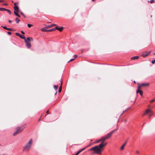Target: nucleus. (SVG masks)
I'll use <instances>...</instances> for the list:
<instances>
[{
  "instance_id": "obj_34",
  "label": "nucleus",
  "mask_w": 155,
  "mask_h": 155,
  "mask_svg": "<svg viewBox=\"0 0 155 155\" xmlns=\"http://www.w3.org/2000/svg\"><path fill=\"white\" fill-rule=\"evenodd\" d=\"M152 63L153 64H154L155 63V59L152 61Z\"/></svg>"
},
{
  "instance_id": "obj_14",
  "label": "nucleus",
  "mask_w": 155,
  "mask_h": 155,
  "mask_svg": "<svg viewBox=\"0 0 155 155\" xmlns=\"http://www.w3.org/2000/svg\"><path fill=\"white\" fill-rule=\"evenodd\" d=\"M141 86H142V87H145L148 86L149 85V84L148 83H143L141 84Z\"/></svg>"
},
{
  "instance_id": "obj_20",
  "label": "nucleus",
  "mask_w": 155,
  "mask_h": 155,
  "mask_svg": "<svg viewBox=\"0 0 155 155\" xmlns=\"http://www.w3.org/2000/svg\"><path fill=\"white\" fill-rule=\"evenodd\" d=\"M17 12H14L15 15L17 16L18 17H20V15L19 14H18Z\"/></svg>"
},
{
  "instance_id": "obj_42",
  "label": "nucleus",
  "mask_w": 155,
  "mask_h": 155,
  "mask_svg": "<svg viewBox=\"0 0 155 155\" xmlns=\"http://www.w3.org/2000/svg\"><path fill=\"white\" fill-rule=\"evenodd\" d=\"M4 2V0H0V2Z\"/></svg>"
},
{
  "instance_id": "obj_48",
  "label": "nucleus",
  "mask_w": 155,
  "mask_h": 155,
  "mask_svg": "<svg viewBox=\"0 0 155 155\" xmlns=\"http://www.w3.org/2000/svg\"><path fill=\"white\" fill-rule=\"evenodd\" d=\"M48 111H47V113H48Z\"/></svg>"
},
{
  "instance_id": "obj_28",
  "label": "nucleus",
  "mask_w": 155,
  "mask_h": 155,
  "mask_svg": "<svg viewBox=\"0 0 155 155\" xmlns=\"http://www.w3.org/2000/svg\"><path fill=\"white\" fill-rule=\"evenodd\" d=\"M6 11H7V12H8V13L9 14H11V11L10 10L6 9Z\"/></svg>"
},
{
  "instance_id": "obj_50",
  "label": "nucleus",
  "mask_w": 155,
  "mask_h": 155,
  "mask_svg": "<svg viewBox=\"0 0 155 155\" xmlns=\"http://www.w3.org/2000/svg\"><path fill=\"white\" fill-rule=\"evenodd\" d=\"M154 55H155V53H154Z\"/></svg>"
},
{
  "instance_id": "obj_17",
  "label": "nucleus",
  "mask_w": 155,
  "mask_h": 155,
  "mask_svg": "<svg viewBox=\"0 0 155 155\" xmlns=\"http://www.w3.org/2000/svg\"><path fill=\"white\" fill-rule=\"evenodd\" d=\"M61 83V86L60 87L59 90V93L61 92V87H62V82L61 81H60Z\"/></svg>"
},
{
  "instance_id": "obj_1",
  "label": "nucleus",
  "mask_w": 155,
  "mask_h": 155,
  "mask_svg": "<svg viewBox=\"0 0 155 155\" xmlns=\"http://www.w3.org/2000/svg\"><path fill=\"white\" fill-rule=\"evenodd\" d=\"M107 143H101L99 146H97L91 148V150H94L95 153L101 155V152L103 150V147L105 146L107 144Z\"/></svg>"
},
{
  "instance_id": "obj_26",
  "label": "nucleus",
  "mask_w": 155,
  "mask_h": 155,
  "mask_svg": "<svg viewBox=\"0 0 155 155\" xmlns=\"http://www.w3.org/2000/svg\"><path fill=\"white\" fill-rule=\"evenodd\" d=\"M0 10H1V11H6V9L4 8H0Z\"/></svg>"
},
{
  "instance_id": "obj_9",
  "label": "nucleus",
  "mask_w": 155,
  "mask_h": 155,
  "mask_svg": "<svg viewBox=\"0 0 155 155\" xmlns=\"http://www.w3.org/2000/svg\"><path fill=\"white\" fill-rule=\"evenodd\" d=\"M15 34L19 36L20 38H21L22 39H24V38H25V37L24 36L22 35H21L20 34H19L18 33H16Z\"/></svg>"
},
{
  "instance_id": "obj_21",
  "label": "nucleus",
  "mask_w": 155,
  "mask_h": 155,
  "mask_svg": "<svg viewBox=\"0 0 155 155\" xmlns=\"http://www.w3.org/2000/svg\"><path fill=\"white\" fill-rule=\"evenodd\" d=\"M20 21V20L18 18H16L15 21L16 23H19V22Z\"/></svg>"
},
{
  "instance_id": "obj_35",
  "label": "nucleus",
  "mask_w": 155,
  "mask_h": 155,
  "mask_svg": "<svg viewBox=\"0 0 155 155\" xmlns=\"http://www.w3.org/2000/svg\"><path fill=\"white\" fill-rule=\"evenodd\" d=\"M1 27H3L4 29L7 30V28H6V27H5V26H2Z\"/></svg>"
},
{
  "instance_id": "obj_37",
  "label": "nucleus",
  "mask_w": 155,
  "mask_h": 155,
  "mask_svg": "<svg viewBox=\"0 0 155 155\" xmlns=\"http://www.w3.org/2000/svg\"><path fill=\"white\" fill-rule=\"evenodd\" d=\"M74 58L71 59L68 62H71L73 60H74Z\"/></svg>"
},
{
  "instance_id": "obj_3",
  "label": "nucleus",
  "mask_w": 155,
  "mask_h": 155,
  "mask_svg": "<svg viewBox=\"0 0 155 155\" xmlns=\"http://www.w3.org/2000/svg\"><path fill=\"white\" fill-rule=\"evenodd\" d=\"M23 128L21 127H18L16 128V131L13 134L14 136H15L17 134L20 133L23 130Z\"/></svg>"
},
{
  "instance_id": "obj_27",
  "label": "nucleus",
  "mask_w": 155,
  "mask_h": 155,
  "mask_svg": "<svg viewBox=\"0 0 155 155\" xmlns=\"http://www.w3.org/2000/svg\"><path fill=\"white\" fill-rule=\"evenodd\" d=\"M82 151L80 149L77 153L76 154L78 155L79 154L80 152Z\"/></svg>"
},
{
  "instance_id": "obj_47",
  "label": "nucleus",
  "mask_w": 155,
  "mask_h": 155,
  "mask_svg": "<svg viewBox=\"0 0 155 155\" xmlns=\"http://www.w3.org/2000/svg\"><path fill=\"white\" fill-rule=\"evenodd\" d=\"M21 14H22V15H23V14L22 13H21Z\"/></svg>"
},
{
  "instance_id": "obj_36",
  "label": "nucleus",
  "mask_w": 155,
  "mask_h": 155,
  "mask_svg": "<svg viewBox=\"0 0 155 155\" xmlns=\"http://www.w3.org/2000/svg\"><path fill=\"white\" fill-rule=\"evenodd\" d=\"M101 142V139L100 140H98L97 141H96V143H99V142Z\"/></svg>"
},
{
  "instance_id": "obj_46",
  "label": "nucleus",
  "mask_w": 155,
  "mask_h": 155,
  "mask_svg": "<svg viewBox=\"0 0 155 155\" xmlns=\"http://www.w3.org/2000/svg\"><path fill=\"white\" fill-rule=\"evenodd\" d=\"M93 1H95L96 0H92Z\"/></svg>"
},
{
  "instance_id": "obj_33",
  "label": "nucleus",
  "mask_w": 155,
  "mask_h": 155,
  "mask_svg": "<svg viewBox=\"0 0 155 155\" xmlns=\"http://www.w3.org/2000/svg\"><path fill=\"white\" fill-rule=\"evenodd\" d=\"M84 147V148H82L81 149V151H82L84 150L86 148V147Z\"/></svg>"
},
{
  "instance_id": "obj_44",
  "label": "nucleus",
  "mask_w": 155,
  "mask_h": 155,
  "mask_svg": "<svg viewBox=\"0 0 155 155\" xmlns=\"http://www.w3.org/2000/svg\"><path fill=\"white\" fill-rule=\"evenodd\" d=\"M11 21H11V20H9V21H8V22H9V23L11 22Z\"/></svg>"
},
{
  "instance_id": "obj_19",
  "label": "nucleus",
  "mask_w": 155,
  "mask_h": 155,
  "mask_svg": "<svg viewBox=\"0 0 155 155\" xmlns=\"http://www.w3.org/2000/svg\"><path fill=\"white\" fill-rule=\"evenodd\" d=\"M125 146V144H123V145H122L120 147V150H124V147Z\"/></svg>"
},
{
  "instance_id": "obj_5",
  "label": "nucleus",
  "mask_w": 155,
  "mask_h": 155,
  "mask_svg": "<svg viewBox=\"0 0 155 155\" xmlns=\"http://www.w3.org/2000/svg\"><path fill=\"white\" fill-rule=\"evenodd\" d=\"M14 12H18V10H19V8L18 7L17 5V3H14Z\"/></svg>"
},
{
  "instance_id": "obj_8",
  "label": "nucleus",
  "mask_w": 155,
  "mask_h": 155,
  "mask_svg": "<svg viewBox=\"0 0 155 155\" xmlns=\"http://www.w3.org/2000/svg\"><path fill=\"white\" fill-rule=\"evenodd\" d=\"M25 42L26 43V45L27 46V47L28 48H29L31 46V45L30 43L28 41H26V40H25Z\"/></svg>"
},
{
  "instance_id": "obj_45",
  "label": "nucleus",
  "mask_w": 155,
  "mask_h": 155,
  "mask_svg": "<svg viewBox=\"0 0 155 155\" xmlns=\"http://www.w3.org/2000/svg\"><path fill=\"white\" fill-rule=\"evenodd\" d=\"M126 143H127V142H125L124 144H125V145H126Z\"/></svg>"
},
{
  "instance_id": "obj_18",
  "label": "nucleus",
  "mask_w": 155,
  "mask_h": 155,
  "mask_svg": "<svg viewBox=\"0 0 155 155\" xmlns=\"http://www.w3.org/2000/svg\"><path fill=\"white\" fill-rule=\"evenodd\" d=\"M154 114V113L152 111L150 110V112L148 114L150 117H151V116L153 115Z\"/></svg>"
},
{
  "instance_id": "obj_43",
  "label": "nucleus",
  "mask_w": 155,
  "mask_h": 155,
  "mask_svg": "<svg viewBox=\"0 0 155 155\" xmlns=\"http://www.w3.org/2000/svg\"><path fill=\"white\" fill-rule=\"evenodd\" d=\"M3 5H8V4L7 3L4 4H3Z\"/></svg>"
},
{
  "instance_id": "obj_2",
  "label": "nucleus",
  "mask_w": 155,
  "mask_h": 155,
  "mask_svg": "<svg viewBox=\"0 0 155 155\" xmlns=\"http://www.w3.org/2000/svg\"><path fill=\"white\" fill-rule=\"evenodd\" d=\"M33 140L31 139L26 144L24 147L23 150L28 151L31 148V145L32 143Z\"/></svg>"
},
{
  "instance_id": "obj_23",
  "label": "nucleus",
  "mask_w": 155,
  "mask_h": 155,
  "mask_svg": "<svg viewBox=\"0 0 155 155\" xmlns=\"http://www.w3.org/2000/svg\"><path fill=\"white\" fill-rule=\"evenodd\" d=\"M46 27H44L42 29H41V30L42 31H47L48 30H46Z\"/></svg>"
},
{
  "instance_id": "obj_38",
  "label": "nucleus",
  "mask_w": 155,
  "mask_h": 155,
  "mask_svg": "<svg viewBox=\"0 0 155 155\" xmlns=\"http://www.w3.org/2000/svg\"><path fill=\"white\" fill-rule=\"evenodd\" d=\"M74 58L75 59V58H76L78 57V55H74Z\"/></svg>"
},
{
  "instance_id": "obj_4",
  "label": "nucleus",
  "mask_w": 155,
  "mask_h": 155,
  "mask_svg": "<svg viewBox=\"0 0 155 155\" xmlns=\"http://www.w3.org/2000/svg\"><path fill=\"white\" fill-rule=\"evenodd\" d=\"M150 51L149 52H146L143 54L141 55L142 57L144 58L149 55L150 54Z\"/></svg>"
},
{
  "instance_id": "obj_22",
  "label": "nucleus",
  "mask_w": 155,
  "mask_h": 155,
  "mask_svg": "<svg viewBox=\"0 0 155 155\" xmlns=\"http://www.w3.org/2000/svg\"><path fill=\"white\" fill-rule=\"evenodd\" d=\"M55 28H52V29H49V30H47V31H54L55 30Z\"/></svg>"
},
{
  "instance_id": "obj_13",
  "label": "nucleus",
  "mask_w": 155,
  "mask_h": 155,
  "mask_svg": "<svg viewBox=\"0 0 155 155\" xmlns=\"http://www.w3.org/2000/svg\"><path fill=\"white\" fill-rule=\"evenodd\" d=\"M24 39L25 41V40H26V41H27L28 42L30 41L31 40H33V39L32 38H29V37L27 38V39H26L25 38H24Z\"/></svg>"
},
{
  "instance_id": "obj_11",
  "label": "nucleus",
  "mask_w": 155,
  "mask_h": 155,
  "mask_svg": "<svg viewBox=\"0 0 155 155\" xmlns=\"http://www.w3.org/2000/svg\"><path fill=\"white\" fill-rule=\"evenodd\" d=\"M56 25H55V24H51V25L47 26L46 27V28H50L51 27H52L55 26Z\"/></svg>"
},
{
  "instance_id": "obj_24",
  "label": "nucleus",
  "mask_w": 155,
  "mask_h": 155,
  "mask_svg": "<svg viewBox=\"0 0 155 155\" xmlns=\"http://www.w3.org/2000/svg\"><path fill=\"white\" fill-rule=\"evenodd\" d=\"M138 90H140V89H141V87H142V86H141V84H138Z\"/></svg>"
},
{
  "instance_id": "obj_30",
  "label": "nucleus",
  "mask_w": 155,
  "mask_h": 155,
  "mask_svg": "<svg viewBox=\"0 0 155 155\" xmlns=\"http://www.w3.org/2000/svg\"><path fill=\"white\" fill-rule=\"evenodd\" d=\"M154 2H155V1L154 0H152L150 2L149 1H148V2H150V3H154Z\"/></svg>"
},
{
  "instance_id": "obj_29",
  "label": "nucleus",
  "mask_w": 155,
  "mask_h": 155,
  "mask_svg": "<svg viewBox=\"0 0 155 155\" xmlns=\"http://www.w3.org/2000/svg\"><path fill=\"white\" fill-rule=\"evenodd\" d=\"M33 25L31 24H28V28H30Z\"/></svg>"
},
{
  "instance_id": "obj_7",
  "label": "nucleus",
  "mask_w": 155,
  "mask_h": 155,
  "mask_svg": "<svg viewBox=\"0 0 155 155\" xmlns=\"http://www.w3.org/2000/svg\"><path fill=\"white\" fill-rule=\"evenodd\" d=\"M150 112V110L149 109H147L146 110L144 114L143 115V116H144L145 115L147 114H149Z\"/></svg>"
},
{
  "instance_id": "obj_40",
  "label": "nucleus",
  "mask_w": 155,
  "mask_h": 155,
  "mask_svg": "<svg viewBox=\"0 0 155 155\" xmlns=\"http://www.w3.org/2000/svg\"><path fill=\"white\" fill-rule=\"evenodd\" d=\"M136 153H139V152L138 150H137L136 151Z\"/></svg>"
},
{
  "instance_id": "obj_15",
  "label": "nucleus",
  "mask_w": 155,
  "mask_h": 155,
  "mask_svg": "<svg viewBox=\"0 0 155 155\" xmlns=\"http://www.w3.org/2000/svg\"><path fill=\"white\" fill-rule=\"evenodd\" d=\"M139 93V94H140L141 96L142 95H143V92H142V91L141 90H138L137 91V93Z\"/></svg>"
},
{
  "instance_id": "obj_49",
  "label": "nucleus",
  "mask_w": 155,
  "mask_h": 155,
  "mask_svg": "<svg viewBox=\"0 0 155 155\" xmlns=\"http://www.w3.org/2000/svg\"><path fill=\"white\" fill-rule=\"evenodd\" d=\"M134 83H135V81H134Z\"/></svg>"
},
{
  "instance_id": "obj_31",
  "label": "nucleus",
  "mask_w": 155,
  "mask_h": 155,
  "mask_svg": "<svg viewBox=\"0 0 155 155\" xmlns=\"http://www.w3.org/2000/svg\"><path fill=\"white\" fill-rule=\"evenodd\" d=\"M155 101V99H153L150 101V102L151 103L154 101Z\"/></svg>"
},
{
  "instance_id": "obj_25",
  "label": "nucleus",
  "mask_w": 155,
  "mask_h": 155,
  "mask_svg": "<svg viewBox=\"0 0 155 155\" xmlns=\"http://www.w3.org/2000/svg\"><path fill=\"white\" fill-rule=\"evenodd\" d=\"M58 85H54V88L55 89V91L58 88Z\"/></svg>"
},
{
  "instance_id": "obj_10",
  "label": "nucleus",
  "mask_w": 155,
  "mask_h": 155,
  "mask_svg": "<svg viewBox=\"0 0 155 155\" xmlns=\"http://www.w3.org/2000/svg\"><path fill=\"white\" fill-rule=\"evenodd\" d=\"M107 138H106V137H105V136L104 137H102L101 138V141L102 142V143H103L104 142Z\"/></svg>"
},
{
  "instance_id": "obj_16",
  "label": "nucleus",
  "mask_w": 155,
  "mask_h": 155,
  "mask_svg": "<svg viewBox=\"0 0 155 155\" xmlns=\"http://www.w3.org/2000/svg\"><path fill=\"white\" fill-rule=\"evenodd\" d=\"M139 58V57L138 56H135L133 57H132L131 58V60H134L135 59H137Z\"/></svg>"
},
{
  "instance_id": "obj_32",
  "label": "nucleus",
  "mask_w": 155,
  "mask_h": 155,
  "mask_svg": "<svg viewBox=\"0 0 155 155\" xmlns=\"http://www.w3.org/2000/svg\"><path fill=\"white\" fill-rule=\"evenodd\" d=\"M12 29L11 28H7V30H8V31H12Z\"/></svg>"
},
{
  "instance_id": "obj_12",
  "label": "nucleus",
  "mask_w": 155,
  "mask_h": 155,
  "mask_svg": "<svg viewBox=\"0 0 155 155\" xmlns=\"http://www.w3.org/2000/svg\"><path fill=\"white\" fill-rule=\"evenodd\" d=\"M63 28L62 27L58 28V27H56L55 29L58 30L60 31H62L63 30Z\"/></svg>"
},
{
  "instance_id": "obj_51",
  "label": "nucleus",
  "mask_w": 155,
  "mask_h": 155,
  "mask_svg": "<svg viewBox=\"0 0 155 155\" xmlns=\"http://www.w3.org/2000/svg\"><path fill=\"white\" fill-rule=\"evenodd\" d=\"M1 145V144H0V146Z\"/></svg>"
},
{
  "instance_id": "obj_6",
  "label": "nucleus",
  "mask_w": 155,
  "mask_h": 155,
  "mask_svg": "<svg viewBox=\"0 0 155 155\" xmlns=\"http://www.w3.org/2000/svg\"><path fill=\"white\" fill-rule=\"evenodd\" d=\"M114 131L115 130H114L109 133L107 135L105 136V137L107 139L109 138L111 136L112 134L114 132Z\"/></svg>"
},
{
  "instance_id": "obj_41",
  "label": "nucleus",
  "mask_w": 155,
  "mask_h": 155,
  "mask_svg": "<svg viewBox=\"0 0 155 155\" xmlns=\"http://www.w3.org/2000/svg\"><path fill=\"white\" fill-rule=\"evenodd\" d=\"M21 33L23 35L25 34V33L22 31H21Z\"/></svg>"
},
{
  "instance_id": "obj_39",
  "label": "nucleus",
  "mask_w": 155,
  "mask_h": 155,
  "mask_svg": "<svg viewBox=\"0 0 155 155\" xmlns=\"http://www.w3.org/2000/svg\"><path fill=\"white\" fill-rule=\"evenodd\" d=\"M7 33L9 35H10L11 34V32H7Z\"/></svg>"
}]
</instances>
